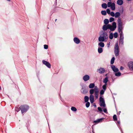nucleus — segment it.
Returning <instances> with one entry per match:
<instances>
[{"instance_id":"obj_31","label":"nucleus","mask_w":133,"mask_h":133,"mask_svg":"<svg viewBox=\"0 0 133 133\" xmlns=\"http://www.w3.org/2000/svg\"><path fill=\"white\" fill-rule=\"evenodd\" d=\"M101 14L104 15H105L107 14V12L105 10H102L101 11Z\"/></svg>"},{"instance_id":"obj_54","label":"nucleus","mask_w":133,"mask_h":133,"mask_svg":"<svg viewBox=\"0 0 133 133\" xmlns=\"http://www.w3.org/2000/svg\"><path fill=\"white\" fill-rule=\"evenodd\" d=\"M1 89V87L0 86V90Z\"/></svg>"},{"instance_id":"obj_50","label":"nucleus","mask_w":133,"mask_h":133,"mask_svg":"<svg viewBox=\"0 0 133 133\" xmlns=\"http://www.w3.org/2000/svg\"><path fill=\"white\" fill-rule=\"evenodd\" d=\"M117 123H118V124H120V121H117Z\"/></svg>"},{"instance_id":"obj_5","label":"nucleus","mask_w":133,"mask_h":133,"mask_svg":"<svg viewBox=\"0 0 133 133\" xmlns=\"http://www.w3.org/2000/svg\"><path fill=\"white\" fill-rule=\"evenodd\" d=\"M99 102L100 103L99 105L100 106L104 107L106 105L104 99L101 97H100L99 98Z\"/></svg>"},{"instance_id":"obj_52","label":"nucleus","mask_w":133,"mask_h":133,"mask_svg":"<svg viewBox=\"0 0 133 133\" xmlns=\"http://www.w3.org/2000/svg\"><path fill=\"white\" fill-rule=\"evenodd\" d=\"M121 112L120 111H119V114H120V113H121Z\"/></svg>"},{"instance_id":"obj_21","label":"nucleus","mask_w":133,"mask_h":133,"mask_svg":"<svg viewBox=\"0 0 133 133\" xmlns=\"http://www.w3.org/2000/svg\"><path fill=\"white\" fill-rule=\"evenodd\" d=\"M98 44V45L99 46L101 47H103L104 46V43L102 42H100Z\"/></svg>"},{"instance_id":"obj_8","label":"nucleus","mask_w":133,"mask_h":133,"mask_svg":"<svg viewBox=\"0 0 133 133\" xmlns=\"http://www.w3.org/2000/svg\"><path fill=\"white\" fill-rule=\"evenodd\" d=\"M111 68L113 71L115 72H118V69L114 65H112L111 66Z\"/></svg>"},{"instance_id":"obj_55","label":"nucleus","mask_w":133,"mask_h":133,"mask_svg":"<svg viewBox=\"0 0 133 133\" xmlns=\"http://www.w3.org/2000/svg\"><path fill=\"white\" fill-rule=\"evenodd\" d=\"M57 19H56L55 20V21L56 22V20H57Z\"/></svg>"},{"instance_id":"obj_58","label":"nucleus","mask_w":133,"mask_h":133,"mask_svg":"<svg viewBox=\"0 0 133 133\" xmlns=\"http://www.w3.org/2000/svg\"><path fill=\"white\" fill-rule=\"evenodd\" d=\"M123 10H122V12H123Z\"/></svg>"},{"instance_id":"obj_38","label":"nucleus","mask_w":133,"mask_h":133,"mask_svg":"<svg viewBox=\"0 0 133 133\" xmlns=\"http://www.w3.org/2000/svg\"><path fill=\"white\" fill-rule=\"evenodd\" d=\"M113 119L114 121H116L117 120V116L116 115H114L113 116Z\"/></svg>"},{"instance_id":"obj_6","label":"nucleus","mask_w":133,"mask_h":133,"mask_svg":"<svg viewBox=\"0 0 133 133\" xmlns=\"http://www.w3.org/2000/svg\"><path fill=\"white\" fill-rule=\"evenodd\" d=\"M109 29L111 31L114 30L116 28V22H114L112 24V25L109 24Z\"/></svg>"},{"instance_id":"obj_46","label":"nucleus","mask_w":133,"mask_h":133,"mask_svg":"<svg viewBox=\"0 0 133 133\" xmlns=\"http://www.w3.org/2000/svg\"><path fill=\"white\" fill-rule=\"evenodd\" d=\"M48 48V46L47 45H44V48L45 49H47Z\"/></svg>"},{"instance_id":"obj_15","label":"nucleus","mask_w":133,"mask_h":133,"mask_svg":"<svg viewBox=\"0 0 133 133\" xmlns=\"http://www.w3.org/2000/svg\"><path fill=\"white\" fill-rule=\"evenodd\" d=\"M74 42L77 44H79L80 42L79 39L76 37H75L74 38Z\"/></svg>"},{"instance_id":"obj_29","label":"nucleus","mask_w":133,"mask_h":133,"mask_svg":"<svg viewBox=\"0 0 133 133\" xmlns=\"http://www.w3.org/2000/svg\"><path fill=\"white\" fill-rule=\"evenodd\" d=\"M109 23V21L107 19H105L104 20V23L106 25L107 24Z\"/></svg>"},{"instance_id":"obj_3","label":"nucleus","mask_w":133,"mask_h":133,"mask_svg":"<svg viewBox=\"0 0 133 133\" xmlns=\"http://www.w3.org/2000/svg\"><path fill=\"white\" fill-rule=\"evenodd\" d=\"M20 108L22 114H23V113L27 111L29 108V107L28 105H23L21 106L20 107Z\"/></svg>"},{"instance_id":"obj_27","label":"nucleus","mask_w":133,"mask_h":133,"mask_svg":"<svg viewBox=\"0 0 133 133\" xmlns=\"http://www.w3.org/2000/svg\"><path fill=\"white\" fill-rule=\"evenodd\" d=\"M107 5L105 3H104L102 4V6L103 8L106 9L107 7Z\"/></svg>"},{"instance_id":"obj_2","label":"nucleus","mask_w":133,"mask_h":133,"mask_svg":"<svg viewBox=\"0 0 133 133\" xmlns=\"http://www.w3.org/2000/svg\"><path fill=\"white\" fill-rule=\"evenodd\" d=\"M94 89H91L89 91L90 93V94H92L94 92V95L96 98H98V94L99 92V90L97 86H95Z\"/></svg>"},{"instance_id":"obj_11","label":"nucleus","mask_w":133,"mask_h":133,"mask_svg":"<svg viewBox=\"0 0 133 133\" xmlns=\"http://www.w3.org/2000/svg\"><path fill=\"white\" fill-rule=\"evenodd\" d=\"M109 24L107 25H104L102 27V29L104 31H106L108 29H109Z\"/></svg>"},{"instance_id":"obj_10","label":"nucleus","mask_w":133,"mask_h":133,"mask_svg":"<svg viewBox=\"0 0 133 133\" xmlns=\"http://www.w3.org/2000/svg\"><path fill=\"white\" fill-rule=\"evenodd\" d=\"M97 71L100 74H103L105 72V70L104 68L101 67L97 69Z\"/></svg>"},{"instance_id":"obj_18","label":"nucleus","mask_w":133,"mask_h":133,"mask_svg":"<svg viewBox=\"0 0 133 133\" xmlns=\"http://www.w3.org/2000/svg\"><path fill=\"white\" fill-rule=\"evenodd\" d=\"M120 33V40L121 39H124V35L123 33V32L121 31L120 32H119Z\"/></svg>"},{"instance_id":"obj_19","label":"nucleus","mask_w":133,"mask_h":133,"mask_svg":"<svg viewBox=\"0 0 133 133\" xmlns=\"http://www.w3.org/2000/svg\"><path fill=\"white\" fill-rule=\"evenodd\" d=\"M117 25H122V22H121V20L120 17H119L117 20Z\"/></svg>"},{"instance_id":"obj_17","label":"nucleus","mask_w":133,"mask_h":133,"mask_svg":"<svg viewBox=\"0 0 133 133\" xmlns=\"http://www.w3.org/2000/svg\"><path fill=\"white\" fill-rule=\"evenodd\" d=\"M104 118H103L98 119L97 120L94 121V122L97 123H98L100 122Z\"/></svg>"},{"instance_id":"obj_43","label":"nucleus","mask_w":133,"mask_h":133,"mask_svg":"<svg viewBox=\"0 0 133 133\" xmlns=\"http://www.w3.org/2000/svg\"><path fill=\"white\" fill-rule=\"evenodd\" d=\"M114 37L115 38H117L118 36V34L117 32L115 33L114 34Z\"/></svg>"},{"instance_id":"obj_20","label":"nucleus","mask_w":133,"mask_h":133,"mask_svg":"<svg viewBox=\"0 0 133 133\" xmlns=\"http://www.w3.org/2000/svg\"><path fill=\"white\" fill-rule=\"evenodd\" d=\"M110 7L112 10H114L115 9V3H112V5Z\"/></svg>"},{"instance_id":"obj_9","label":"nucleus","mask_w":133,"mask_h":133,"mask_svg":"<svg viewBox=\"0 0 133 133\" xmlns=\"http://www.w3.org/2000/svg\"><path fill=\"white\" fill-rule=\"evenodd\" d=\"M128 66L130 69L133 70V62H130L128 63Z\"/></svg>"},{"instance_id":"obj_37","label":"nucleus","mask_w":133,"mask_h":133,"mask_svg":"<svg viewBox=\"0 0 133 133\" xmlns=\"http://www.w3.org/2000/svg\"><path fill=\"white\" fill-rule=\"evenodd\" d=\"M105 91L103 90H101L100 91V95H103L104 92Z\"/></svg>"},{"instance_id":"obj_16","label":"nucleus","mask_w":133,"mask_h":133,"mask_svg":"<svg viewBox=\"0 0 133 133\" xmlns=\"http://www.w3.org/2000/svg\"><path fill=\"white\" fill-rule=\"evenodd\" d=\"M117 3L118 5H121L123 4V0H117Z\"/></svg>"},{"instance_id":"obj_53","label":"nucleus","mask_w":133,"mask_h":133,"mask_svg":"<svg viewBox=\"0 0 133 133\" xmlns=\"http://www.w3.org/2000/svg\"><path fill=\"white\" fill-rule=\"evenodd\" d=\"M94 106L95 107H96V105H94Z\"/></svg>"},{"instance_id":"obj_25","label":"nucleus","mask_w":133,"mask_h":133,"mask_svg":"<svg viewBox=\"0 0 133 133\" xmlns=\"http://www.w3.org/2000/svg\"><path fill=\"white\" fill-rule=\"evenodd\" d=\"M115 18H117L119 17L120 15V13L119 12H117L115 14Z\"/></svg>"},{"instance_id":"obj_41","label":"nucleus","mask_w":133,"mask_h":133,"mask_svg":"<svg viewBox=\"0 0 133 133\" xmlns=\"http://www.w3.org/2000/svg\"><path fill=\"white\" fill-rule=\"evenodd\" d=\"M110 15L112 17H114L115 16L114 13L112 11L111 12H110Z\"/></svg>"},{"instance_id":"obj_4","label":"nucleus","mask_w":133,"mask_h":133,"mask_svg":"<svg viewBox=\"0 0 133 133\" xmlns=\"http://www.w3.org/2000/svg\"><path fill=\"white\" fill-rule=\"evenodd\" d=\"M114 53L116 56H117L119 55V50L117 43H116L115 46Z\"/></svg>"},{"instance_id":"obj_56","label":"nucleus","mask_w":133,"mask_h":133,"mask_svg":"<svg viewBox=\"0 0 133 133\" xmlns=\"http://www.w3.org/2000/svg\"><path fill=\"white\" fill-rule=\"evenodd\" d=\"M107 74H106L105 75V76H107Z\"/></svg>"},{"instance_id":"obj_40","label":"nucleus","mask_w":133,"mask_h":133,"mask_svg":"<svg viewBox=\"0 0 133 133\" xmlns=\"http://www.w3.org/2000/svg\"><path fill=\"white\" fill-rule=\"evenodd\" d=\"M87 102V103L85 105L87 108H88L90 106V103L89 102Z\"/></svg>"},{"instance_id":"obj_44","label":"nucleus","mask_w":133,"mask_h":133,"mask_svg":"<svg viewBox=\"0 0 133 133\" xmlns=\"http://www.w3.org/2000/svg\"><path fill=\"white\" fill-rule=\"evenodd\" d=\"M108 14H110V10L109 9H107L106 10Z\"/></svg>"},{"instance_id":"obj_34","label":"nucleus","mask_w":133,"mask_h":133,"mask_svg":"<svg viewBox=\"0 0 133 133\" xmlns=\"http://www.w3.org/2000/svg\"><path fill=\"white\" fill-rule=\"evenodd\" d=\"M71 109L72 111H76L77 110V109L76 108L74 107H71Z\"/></svg>"},{"instance_id":"obj_30","label":"nucleus","mask_w":133,"mask_h":133,"mask_svg":"<svg viewBox=\"0 0 133 133\" xmlns=\"http://www.w3.org/2000/svg\"><path fill=\"white\" fill-rule=\"evenodd\" d=\"M115 58L114 57H112L110 63L111 64H113L114 62Z\"/></svg>"},{"instance_id":"obj_42","label":"nucleus","mask_w":133,"mask_h":133,"mask_svg":"<svg viewBox=\"0 0 133 133\" xmlns=\"http://www.w3.org/2000/svg\"><path fill=\"white\" fill-rule=\"evenodd\" d=\"M114 20V18L111 17L110 18L109 21L110 22H111L113 21Z\"/></svg>"},{"instance_id":"obj_24","label":"nucleus","mask_w":133,"mask_h":133,"mask_svg":"<svg viewBox=\"0 0 133 133\" xmlns=\"http://www.w3.org/2000/svg\"><path fill=\"white\" fill-rule=\"evenodd\" d=\"M95 86V85L94 83H90L89 85V88L90 89H92Z\"/></svg>"},{"instance_id":"obj_48","label":"nucleus","mask_w":133,"mask_h":133,"mask_svg":"<svg viewBox=\"0 0 133 133\" xmlns=\"http://www.w3.org/2000/svg\"><path fill=\"white\" fill-rule=\"evenodd\" d=\"M123 40H124V39H123L120 40V41L119 42H121V43L123 45V43H124Z\"/></svg>"},{"instance_id":"obj_12","label":"nucleus","mask_w":133,"mask_h":133,"mask_svg":"<svg viewBox=\"0 0 133 133\" xmlns=\"http://www.w3.org/2000/svg\"><path fill=\"white\" fill-rule=\"evenodd\" d=\"M117 28L118 31L119 32H120L122 31V30L123 29V28L122 27V25H117Z\"/></svg>"},{"instance_id":"obj_49","label":"nucleus","mask_w":133,"mask_h":133,"mask_svg":"<svg viewBox=\"0 0 133 133\" xmlns=\"http://www.w3.org/2000/svg\"><path fill=\"white\" fill-rule=\"evenodd\" d=\"M124 68L122 66H121L120 67V69L121 70H122L124 69Z\"/></svg>"},{"instance_id":"obj_35","label":"nucleus","mask_w":133,"mask_h":133,"mask_svg":"<svg viewBox=\"0 0 133 133\" xmlns=\"http://www.w3.org/2000/svg\"><path fill=\"white\" fill-rule=\"evenodd\" d=\"M107 85V84H105L103 86L102 88L103 89V90H104L105 91V90L106 89Z\"/></svg>"},{"instance_id":"obj_26","label":"nucleus","mask_w":133,"mask_h":133,"mask_svg":"<svg viewBox=\"0 0 133 133\" xmlns=\"http://www.w3.org/2000/svg\"><path fill=\"white\" fill-rule=\"evenodd\" d=\"M84 99L85 102H87L89 101V97L87 96H85L84 98Z\"/></svg>"},{"instance_id":"obj_28","label":"nucleus","mask_w":133,"mask_h":133,"mask_svg":"<svg viewBox=\"0 0 133 133\" xmlns=\"http://www.w3.org/2000/svg\"><path fill=\"white\" fill-rule=\"evenodd\" d=\"M98 52L99 53H101L103 52V49L102 48L99 47L98 48Z\"/></svg>"},{"instance_id":"obj_32","label":"nucleus","mask_w":133,"mask_h":133,"mask_svg":"<svg viewBox=\"0 0 133 133\" xmlns=\"http://www.w3.org/2000/svg\"><path fill=\"white\" fill-rule=\"evenodd\" d=\"M109 38L110 39H112L113 38V35L112 33H110L109 35Z\"/></svg>"},{"instance_id":"obj_51","label":"nucleus","mask_w":133,"mask_h":133,"mask_svg":"<svg viewBox=\"0 0 133 133\" xmlns=\"http://www.w3.org/2000/svg\"><path fill=\"white\" fill-rule=\"evenodd\" d=\"M110 43H108V47H109V45H110Z\"/></svg>"},{"instance_id":"obj_45","label":"nucleus","mask_w":133,"mask_h":133,"mask_svg":"<svg viewBox=\"0 0 133 133\" xmlns=\"http://www.w3.org/2000/svg\"><path fill=\"white\" fill-rule=\"evenodd\" d=\"M103 111L106 114L108 113L107 110L106 108H104V109H103Z\"/></svg>"},{"instance_id":"obj_36","label":"nucleus","mask_w":133,"mask_h":133,"mask_svg":"<svg viewBox=\"0 0 133 133\" xmlns=\"http://www.w3.org/2000/svg\"><path fill=\"white\" fill-rule=\"evenodd\" d=\"M112 3L111 2H108L107 4L108 6L109 7H110L111 5H112Z\"/></svg>"},{"instance_id":"obj_1","label":"nucleus","mask_w":133,"mask_h":133,"mask_svg":"<svg viewBox=\"0 0 133 133\" xmlns=\"http://www.w3.org/2000/svg\"><path fill=\"white\" fill-rule=\"evenodd\" d=\"M108 36L107 32L104 31L98 38V40L99 42H106L108 40Z\"/></svg>"},{"instance_id":"obj_47","label":"nucleus","mask_w":133,"mask_h":133,"mask_svg":"<svg viewBox=\"0 0 133 133\" xmlns=\"http://www.w3.org/2000/svg\"><path fill=\"white\" fill-rule=\"evenodd\" d=\"M98 110L100 111H102V108L100 107H98Z\"/></svg>"},{"instance_id":"obj_22","label":"nucleus","mask_w":133,"mask_h":133,"mask_svg":"<svg viewBox=\"0 0 133 133\" xmlns=\"http://www.w3.org/2000/svg\"><path fill=\"white\" fill-rule=\"evenodd\" d=\"M108 77H106L105 78L103 79V83H105V84H107V83L108 82Z\"/></svg>"},{"instance_id":"obj_23","label":"nucleus","mask_w":133,"mask_h":133,"mask_svg":"<svg viewBox=\"0 0 133 133\" xmlns=\"http://www.w3.org/2000/svg\"><path fill=\"white\" fill-rule=\"evenodd\" d=\"M81 92L83 94H86L87 92V90L83 87L82 88Z\"/></svg>"},{"instance_id":"obj_57","label":"nucleus","mask_w":133,"mask_h":133,"mask_svg":"<svg viewBox=\"0 0 133 133\" xmlns=\"http://www.w3.org/2000/svg\"><path fill=\"white\" fill-rule=\"evenodd\" d=\"M109 0V1H111V0Z\"/></svg>"},{"instance_id":"obj_39","label":"nucleus","mask_w":133,"mask_h":133,"mask_svg":"<svg viewBox=\"0 0 133 133\" xmlns=\"http://www.w3.org/2000/svg\"><path fill=\"white\" fill-rule=\"evenodd\" d=\"M15 110L16 111L18 112L20 111V107L19 108H18V107H16L15 108Z\"/></svg>"},{"instance_id":"obj_14","label":"nucleus","mask_w":133,"mask_h":133,"mask_svg":"<svg viewBox=\"0 0 133 133\" xmlns=\"http://www.w3.org/2000/svg\"><path fill=\"white\" fill-rule=\"evenodd\" d=\"M89 99L91 103H92L94 102V96L92 94H90L89 97Z\"/></svg>"},{"instance_id":"obj_33","label":"nucleus","mask_w":133,"mask_h":133,"mask_svg":"<svg viewBox=\"0 0 133 133\" xmlns=\"http://www.w3.org/2000/svg\"><path fill=\"white\" fill-rule=\"evenodd\" d=\"M121 73L120 72H118L115 73V75L116 76H121Z\"/></svg>"},{"instance_id":"obj_7","label":"nucleus","mask_w":133,"mask_h":133,"mask_svg":"<svg viewBox=\"0 0 133 133\" xmlns=\"http://www.w3.org/2000/svg\"><path fill=\"white\" fill-rule=\"evenodd\" d=\"M42 63L43 64L45 65L49 68H51V65L48 62L43 60L42 61Z\"/></svg>"},{"instance_id":"obj_13","label":"nucleus","mask_w":133,"mask_h":133,"mask_svg":"<svg viewBox=\"0 0 133 133\" xmlns=\"http://www.w3.org/2000/svg\"><path fill=\"white\" fill-rule=\"evenodd\" d=\"M89 76L88 75H85L83 77V79L85 81H86L88 80L89 79Z\"/></svg>"}]
</instances>
